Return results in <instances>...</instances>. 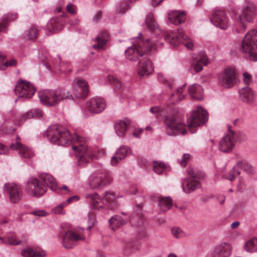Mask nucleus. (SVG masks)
Listing matches in <instances>:
<instances>
[{
	"label": "nucleus",
	"mask_w": 257,
	"mask_h": 257,
	"mask_svg": "<svg viewBox=\"0 0 257 257\" xmlns=\"http://www.w3.org/2000/svg\"><path fill=\"white\" fill-rule=\"evenodd\" d=\"M146 24L148 29L152 33L151 38L145 40L141 36L133 39V45L124 52L126 59L135 61L148 53L153 48L160 47L163 44L161 37L164 36L165 40L173 46H176L182 43L188 49L192 50L194 45L192 40L184 34L182 29L172 31L166 34H162L152 14H149L146 18Z\"/></svg>",
	"instance_id": "nucleus-1"
},
{
	"label": "nucleus",
	"mask_w": 257,
	"mask_h": 257,
	"mask_svg": "<svg viewBox=\"0 0 257 257\" xmlns=\"http://www.w3.org/2000/svg\"><path fill=\"white\" fill-rule=\"evenodd\" d=\"M46 136L50 142L57 145L71 144L79 166H85L95 157L90 150L87 149L83 138L77 135L71 136L66 128L61 126L51 125L47 130Z\"/></svg>",
	"instance_id": "nucleus-2"
},
{
	"label": "nucleus",
	"mask_w": 257,
	"mask_h": 257,
	"mask_svg": "<svg viewBox=\"0 0 257 257\" xmlns=\"http://www.w3.org/2000/svg\"><path fill=\"white\" fill-rule=\"evenodd\" d=\"M88 92L87 82L80 78H77L72 84V93L64 88H59L39 91L38 96L42 104L51 106L65 99L74 100L77 97H85Z\"/></svg>",
	"instance_id": "nucleus-3"
},
{
	"label": "nucleus",
	"mask_w": 257,
	"mask_h": 257,
	"mask_svg": "<svg viewBox=\"0 0 257 257\" xmlns=\"http://www.w3.org/2000/svg\"><path fill=\"white\" fill-rule=\"evenodd\" d=\"M47 187L52 191H56L57 183L51 175L42 173L38 178L32 177L29 179L26 190L32 196L39 197L46 192Z\"/></svg>",
	"instance_id": "nucleus-4"
},
{
	"label": "nucleus",
	"mask_w": 257,
	"mask_h": 257,
	"mask_svg": "<svg viewBox=\"0 0 257 257\" xmlns=\"http://www.w3.org/2000/svg\"><path fill=\"white\" fill-rule=\"evenodd\" d=\"M58 237L62 239V244L67 249L73 248L78 241L85 239L84 229L79 226L73 229L65 230L64 226H60Z\"/></svg>",
	"instance_id": "nucleus-5"
},
{
	"label": "nucleus",
	"mask_w": 257,
	"mask_h": 257,
	"mask_svg": "<svg viewBox=\"0 0 257 257\" xmlns=\"http://www.w3.org/2000/svg\"><path fill=\"white\" fill-rule=\"evenodd\" d=\"M112 179L109 172L102 165L98 164L90 174L87 184L90 188L94 189L110 183Z\"/></svg>",
	"instance_id": "nucleus-6"
},
{
	"label": "nucleus",
	"mask_w": 257,
	"mask_h": 257,
	"mask_svg": "<svg viewBox=\"0 0 257 257\" xmlns=\"http://www.w3.org/2000/svg\"><path fill=\"white\" fill-rule=\"evenodd\" d=\"M242 53L248 54L249 59L253 61H257V30L249 31L244 36L239 48Z\"/></svg>",
	"instance_id": "nucleus-7"
},
{
	"label": "nucleus",
	"mask_w": 257,
	"mask_h": 257,
	"mask_svg": "<svg viewBox=\"0 0 257 257\" xmlns=\"http://www.w3.org/2000/svg\"><path fill=\"white\" fill-rule=\"evenodd\" d=\"M85 197L90 202L91 207L92 209L99 210L103 208L104 201L106 203H114L116 198L122 197V196L116 195L113 192H105L103 198L99 197L96 193L86 194Z\"/></svg>",
	"instance_id": "nucleus-8"
},
{
	"label": "nucleus",
	"mask_w": 257,
	"mask_h": 257,
	"mask_svg": "<svg viewBox=\"0 0 257 257\" xmlns=\"http://www.w3.org/2000/svg\"><path fill=\"white\" fill-rule=\"evenodd\" d=\"M207 120V112L201 106H198L193 110L191 116L187 119V125L190 132L195 133L197 128L206 122Z\"/></svg>",
	"instance_id": "nucleus-9"
},
{
	"label": "nucleus",
	"mask_w": 257,
	"mask_h": 257,
	"mask_svg": "<svg viewBox=\"0 0 257 257\" xmlns=\"http://www.w3.org/2000/svg\"><path fill=\"white\" fill-rule=\"evenodd\" d=\"M164 123L166 132L168 135H184L186 133L184 123L177 119L174 116L169 115L165 117Z\"/></svg>",
	"instance_id": "nucleus-10"
},
{
	"label": "nucleus",
	"mask_w": 257,
	"mask_h": 257,
	"mask_svg": "<svg viewBox=\"0 0 257 257\" xmlns=\"http://www.w3.org/2000/svg\"><path fill=\"white\" fill-rule=\"evenodd\" d=\"M255 15V7L253 4L249 3L243 6L241 10V16L234 15L232 19L240 27L244 28V21L251 22Z\"/></svg>",
	"instance_id": "nucleus-11"
},
{
	"label": "nucleus",
	"mask_w": 257,
	"mask_h": 257,
	"mask_svg": "<svg viewBox=\"0 0 257 257\" xmlns=\"http://www.w3.org/2000/svg\"><path fill=\"white\" fill-rule=\"evenodd\" d=\"M219 83L225 88L233 87L237 82L236 72L232 67L225 68L218 76Z\"/></svg>",
	"instance_id": "nucleus-12"
},
{
	"label": "nucleus",
	"mask_w": 257,
	"mask_h": 257,
	"mask_svg": "<svg viewBox=\"0 0 257 257\" xmlns=\"http://www.w3.org/2000/svg\"><path fill=\"white\" fill-rule=\"evenodd\" d=\"M4 193L12 203H18L22 197L23 191L20 185L14 183H8L4 187Z\"/></svg>",
	"instance_id": "nucleus-13"
},
{
	"label": "nucleus",
	"mask_w": 257,
	"mask_h": 257,
	"mask_svg": "<svg viewBox=\"0 0 257 257\" xmlns=\"http://www.w3.org/2000/svg\"><path fill=\"white\" fill-rule=\"evenodd\" d=\"M16 94L18 98H30L35 92V88L29 82L20 80L15 89Z\"/></svg>",
	"instance_id": "nucleus-14"
},
{
	"label": "nucleus",
	"mask_w": 257,
	"mask_h": 257,
	"mask_svg": "<svg viewBox=\"0 0 257 257\" xmlns=\"http://www.w3.org/2000/svg\"><path fill=\"white\" fill-rule=\"evenodd\" d=\"M210 21L214 26L222 30H226L230 25L229 17L221 10H217L214 11Z\"/></svg>",
	"instance_id": "nucleus-15"
},
{
	"label": "nucleus",
	"mask_w": 257,
	"mask_h": 257,
	"mask_svg": "<svg viewBox=\"0 0 257 257\" xmlns=\"http://www.w3.org/2000/svg\"><path fill=\"white\" fill-rule=\"evenodd\" d=\"M228 134L222 138L219 144V149L224 153H229L234 148L236 143L235 133L230 130L228 126Z\"/></svg>",
	"instance_id": "nucleus-16"
},
{
	"label": "nucleus",
	"mask_w": 257,
	"mask_h": 257,
	"mask_svg": "<svg viewBox=\"0 0 257 257\" xmlns=\"http://www.w3.org/2000/svg\"><path fill=\"white\" fill-rule=\"evenodd\" d=\"M188 172L189 176L181 181L182 187L184 192L190 193L200 187V183L193 172Z\"/></svg>",
	"instance_id": "nucleus-17"
},
{
	"label": "nucleus",
	"mask_w": 257,
	"mask_h": 257,
	"mask_svg": "<svg viewBox=\"0 0 257 257\" xmlns=\"http://www.w3.org/2000/svg\"><path fill=\"white\" fill-rule=\"evenodd\" d=\"M86 107L91 113L98 114L105 109L106 103L102 98L93 97L86 102Z\"/></svg>",
	"instance_id": "nucleus-18"
},
{
	"label": "nucleus",
	"mask_w": 257,
	"mask_h": 257,
	"mask_svg": "<svg viewBox=\"0 0 257 257\" xmlns=\"http://www.w3.org/2000/svg\"><path fill=\"white\" fill-rule=\"evenodd\" d=\"M240 99L249 105L253 104L256 99L257 94L251 88L244 87L238 91Z\"/></svg>",
	"instance_id": "nucleus-19"
},
{
	"label": "nucleus",
	"mask_w": 257,
	"mask_h": 257,
	"mask_svg": "<svg viewBox=\"0 0 257 257\" xmlns=\"http://www.w3.org/2000/svg\"><path fill=\"white\" fill-rule=\"evenodd\" d=\"M233 247L227 242H222L214 247L212 257H230Z\"/></svg>",
	"instance_id": "nucleus-20"
},
{
	"label": "nucleus",
	"mask_w": 257,
	"mask_h": 257,
	"mask_svg": "<svg viewBox=\"0 0 257 257\" xmlns=\"http://www.w3.org/2000/svg\"><path fill=\"white\" fill-rule=\"evenodd\" d=\"M20 138H17L16 143H12L10 148L13 150H19V155L23 159H28L34 155L33 151L28 147L23 145L19 141Z\"/></svg>",
	"instance_id": "nucleus-21"
},
{
	"label": "nucleus",
	"mask_w": 257,
	"mask_h": 257,
	"mask_svg": "<svg viewBox=\"0 0 257 257\" xmlns=\"http://www.w3.org/2000/svg\"><path fill=\"white\" fill-rule=\"evenodd\" d=\"M130 154H132L131 149L126 146H120L112 157L110 163L111 165L116 166L120 161L124 160Z\"/></svg>",
	"instance_id": "nucleus-22"
},
{
	"label": "nucleus",
	"mask_w": 257,
	"mask_h": 257,
	"mask_svg": "<svg viewBox=\"0 0 257 257\" xmlns=\"http://www.w3.org/2000/svg\"><path fill=\"white\" fill-rule=\"evenodd\" d=\"M208 60L204 52H201L195 56H193L192 66L196 72H200L203 69V66L208 64Z\"/></svg>",
	"instance_id": "nucleus-23"
},
{
	"label": "nucleus",
	"mask_w": 257,
	"mask_h": 257,
	"mask_svg": "<svg viewBox=\"0 0 257 257\" xmlns=\"http://www.w3.org/2000/svg\"><path fill=\"white\" fill-rule=\"evenodd\" d=\"M154 71L152 61L146 59L139 62L138 65L137 72L140 76H148Z\"/></svg>",
	"instance_id": "nucleus-24"
},
{
	"label": "nucleus",
	"mask_w": 257,
	"mask_h": 257,
	"mask_svg": "<svg viewBox=\"0 0 257 257\" xmlns=\"http://www.w3.org/2000/svg\"><path fill=\"white\" fill-rule=\"evenodd\" d=\"M186 14L183 11H171L168 14V20L171 24L179 25L184 22Z\"/></svg>",
	"instance_id": "nucleus-25"
},
{
	"label": "nucleus",
	"mask_w": 257,
	"mask_h": 257,
	"mask_svg": "<svg viewBox=\"0 0 257 257\" xmlns=\"http://www.w3.org/2000/svg\"><path fill=\"white\" fill-rule=\"evenodd\" d=\"M185 86L186 85L184 84L181 87L177 88L175 92L171 94L169 96L171 103L175 104L185 98L186 94L184 91Z\"/></svg>",
	"instance_id": "nucleus-26"
},
{
	"label": "nucleus",
	"mask_w": 257,
	"mask_h": 257,
	"mask_svg": "<svg viewBox=\"0 0 257 257\" xmlns=\"http://www.w3.org/2000/svg\"><path fill=\"white\" fill-rule=\"evenodd\" d=\"M130 120L127 118L118 121L114 125V130L117 136L123 137L126 133Z\"/></svg>",
	"instance_id": "nucleus-27"
},
{
	"label": "nucleus",
	"mask_w": 257,
	"mask_h": 257,
	"mask_svg": "<svg viewBox=\"0 0 257 257\" xmlns=\"http://www.w3.org/2000/svg\"><path fill=\"white\" fill-rule=\"evenodd\" d=\"M47 28L51 32H59L63 28V23L59 18H54L47 23Z\"/></svg>",
	"instance_id": "nucleus-28"
},
{
	"label": "nucleus",
	"mask_w": 257,
	"mask_h": 257,
	"mask_svg": "<svg viewBox=\"0 0 257 257\" xmlns=\"http://www.w3.org/2000/svg\"><path fill=\"white\" fill-rule=\"evenodd\" d=\"M190 96L196 100H201L203 95V89L202 86L198 84H193L188 88Z\"/></svg>",
	"instance_id": "nucleus-29"
},
{
	"label": "nucleus",
	"mask_w": 257,
	"mask_h": 257,
	"mask_svg": "<svg viewBox=\"0 0 257 257\" xmlns=\"http://www.w3.org/2000/svg\"><path fill=\"white\" fill-rule=\"evenodd\" d=\"M43 115V112L39 108L31 109L29 111L23 114L18 120L19 123H22L24 121L31 118L35 117H40Z\"/></svg>",
	"instance_id": "nucleus-30"
},
{
	"label": "nucleus",
	"mask_w": 257,
	"mask_h": 257,
	"mask_svg": "<svg viewBox=\"0 0 257 257\" xmlns=\"http://www.w3.org/2000/svg\"><path fill=\"white\" fill-rule=\"evenodd\" d=\"M55 63L53 64V67L58 70L64 73H69L71 71V64L69 62L66 63H61V58L59 55L57 56L55 58Z\"/></svg>",
	"instance_id": "nucleus-31"
},
{
	"label": "nucleus",
	"mask_w": 257,
	"mask_h": 257,
	"mask_svg": "<svg viewBox=\"0 0 257 257\" xmlns=\"http://www.w3.org/2000/svg\"><path fill=\"white\" fill-rule=\"evenodd\" d=\"M173 204L170 197H162L159 200V206L162 212H165L171 209Z\"/></svg>",
	"instance_id": "nucleus-32"
},
{
	"label": "nucleus",
	"mask_w": 257,
	"mask_h": 257,
	"mask_svg": "<svg viewBox=\"0 0 257 257\" xmlns=\"http://www.w3.org/2000/svg\"><path fill=\"white\" fill-rule=\"evenodd\" d=\"M21 254L24 257H44L46 253L42 249L34 250L31 248L24 249L21 251Z\"/></svg>",
	"instance_id": "nucleus-33"
},
{
	"label": "nucleus",
	"mask_w": 257,
	"mask_h": 257,
	"mask_svg": "<svg viewBox=\"0 0 257 257\" xmlns=\"http://www.w3.org/2000/svg\"><path fill=\"white\" fill-rule=\"evenodd\" d=\"M243 249L249 253L257 252V238L253 237L246 241L244 244Z\"/></svg>",
	"instance_id": "nucleus-34"
},
{
	"label": "nucleus",
	"mask_w": 257,
	"mask_h": 257,
	"mask_svg": "<svg viewBox=\"0 0 257 257\" xmlns=\"http://www.w3.org/2000/svg\"><path fill=\"white\" fill-rule=\"evenodd\" d=\"M38 34L37 28L33 26L25 31L23 37L26 40L35 41L37 38Z\"/></svg>",
	"instance_id": "nucleus-35"
},
{
	"label": "nucleus",
	"mask_w": 257,
	"mask_h": 257,
	"mask_svg": "<svg viewBox=\"0 0 257 257\" xmlns=\"http://www.w3.org/2000/svg\"><path fill=\"white\" fill-rule=\"evenodd\" d=\"M17 18V15L16 14H9L7 15L4 16L2 22L0 23V25L2 26L1 32L5 30L9 22L14 21Z\"/></svg>",
	"instance_id": "nucleus-36"
},
{
	"label": "nucleus",
	"mask_w": 257,
	"mask_h": 257,
	"mask_svg": "<svg viewBox=\"0 0 257 257\" xmlns=\"http://www.w3.org/2000/svg\"><path fill=\"white\" fill-rule=\"evenodd\" d=\"M128 222L122 219L121 217L118 215L112 216L108 220L109 225H124L127 224Z\"/></svg>",
	"instance_id": "nucleus-37"
},
{
	"label": "nucleus",
	"mask_w": 257,
	"mask_h": 257,
	"mask_svg": "<svg viewBox=\"0 0 257 257\" xmlns=\"http://www.w3.org/2000/svg\"><path fill=\"white\" fill-rule=\"evenodd\" d=\"M242 164V162H239L231 170L229 171L228 174L225 176V178L232 181L234 180L235 176L237 175L240 174V172L236 170V168L239 167V166Z\"/></svg>",
	"instance_id": "nucleus-38"
},
{
	"label": "nucleus",
	"mask_w": 257,
	"mask_h": 257,
	"mask_svg": "<svg viewBox=\"0 0 257 257\" xmlns=\"http://www.w3.org/2000/svg\"><path fill=\"white\" fill-rule=\"evenodd\" d=\"M166 165L163 162L154 161L153 169L154 172L157 174H161L166 169Z\"/></svg>",
	"instance_id": "nucleus-39"
},
{
	"label": "nucleus",
	"mask_w": 257,
	"mask_h": 257,
	"mask_svg": "<svg viewBox=\"0 0 257 257\" xmlns=\"http://www.w3.org/2000/svg\"><path fill=\"white\" fill-rule=\"evenodd\" d=\"M172 235L176 238H180L185 235V232L178 226H174L171 229Z\"/></svg>",
	"instance_id": "nucleus-40"
},
{
	"label": "nucleus",
	"mask_w": 257,
	"mask_h": 257,
	"mask_svg": "<svg viewBox=\"0 0 257 257\" xmlns=\"http://www.w3.org/2000/svg\"><path fill=\"white\" fill-rule=\"evenodd\" d=\"M96 41L97 44L93 45V48L96 49L102 50L103 47L106 43L107 40L104 38H101L100 37L96 38Z\"/></svg>",
	"instance_id": "nucleus-41"
},
{
	"label": "nucleus",
	"mask_w": 257,
	"mask_h": 257,
	"mask_svg": "<svg viewBox=\"0 0 257 257\" xmlns=\"http://www.w3.org/2000/svg\"><path fill=\"white\" fill-rule=\"evenodd\" d=\"M67 203L64 202L58 206H56L53 211L55 214H64L65 213V211L63 210V208L67 206Z\"/></svg>",
	"instance_id": "nucleus-42"
},
{
	"label": "nucleus",
	"mask_w": 257,
	"mask_h": 257,
	"mask_svg": "<svg viewBox=\"0 0 257 257\" xmlns=\"http://www.w3.org/2000/svg\"><path fill=\"white\" fill-rule=\"evenodd\" d=\"M130 2L122 3L117 6L116 11L118 13L123 14L127 10V8L129 6Z\"/></svg>",
	"instance_id": "nucleus-43"
},
{
	"label": "nucleus",
	"mask_w": 257,
	"mask_h": 257,
	"mask_svg": "<svg viewBox=\"0 0 257 257\" xmlns=\"http://www.w3.org/2000/svg\"><path fill=\"white\" fill-rule=\"evenodd\" d=\"M4 242L6 244L16 245L19 244L21 242V240L13 237H10L5 239Z\"/></svg>",
	"instance_id": "nucleus-44"
},
{
	"label": "nucleus",
	"mask_w": 257,
	"mask_h": 257,
	"mask_svg": "<svg viewBox=\"0 0 257 257\" xmlns=\"http://www.w3.org/2000/svg\"><path fill=\"white\" fill-rule=\"evenodd\" d=\"M48 213L43 209H35L30 213V214H32L38 217H43L47 215Z\"/></svg>",
	"instance_id": "nucleus-45"
},
{
	"label": "nucleus",
	"mask_w": 257,
	"mask_h": 257,
	"mask_svg": "<svg viewBox=\"0 0 257 257\" xmlns=\"http://www.w3.org/2000/svg\"><path fill=\"white\" fill-rule=\"evenodd\" d=\"M245 171L249 174H253L254 172V168L248 163H243L241 164L239 167L242 166Z\"/></svg>",
	"instance_id": "nucleus-46"
},
{
	"label": "nucleus",
	"mask_w": 257,
	"mask_h": 257,
	"mask_svg": "<svg viewBox=\"0 0 257 257\" xmlns=\"http://www.w3.org/2000/svg\"><path fill=\"white\" fill-rule=\"evenodd\" d=\"M190 159V155L189 154H184L182 156L181 160H178V162L181 164V166H185Z\"/></svg>",
	"instance_id": "nucleus-47"
},
{
	"label": "nucleus",
	"mask_w": 257,
	"mask_h": 257,
	"mask_svg": "<svg viewBox=\"0 0 257 257\" xmlns=\"http://www.w3.org/2000/svg\"><path fill=\"white\" fill-rule=\"evenodd\" d=\"M17 64V61L15 59H12L9 61H6V60L5 59L4 70H5L6 68L8 67L15 66H16Z\"/></svg>",
	"instance_id": "nucleus-48"
},
{
	"label": "nucleus",
	"mask_w": 257,
	"mask_h": 257,
	"mask_svg": "<svg viewBox=\"0 0 257 257\" xmlns=\"http://www.w3.org/2000/svg\"><path fill=\"white\" fill-rule=\"evenodd\" d=\"M66 10L67 12L72 15H75L77 13L76 7L72 4L67 5L66 6Z\"/></svg>",
	"instance_id": "nucleus-49"
},
{
	"label": "nucleus",
	"mask_w": 257,
	"mask_h": 257,
	"mask_svg": "<svg viewBox=\"0 0 257 257\" xmlns=\"http://www.w3.org/2000/svg\"><path fill=\"white\" fill-rule=\"evenodd\" d=\"M88 216V223L89 225H95L97 222L95 215L93 213H89Z\"/></svg>",
	"instance_id": "nucleus-50"
},
{
	"label": "nucleus",
	"mask_w": 257,
	"mask_h": 257,
	"mask_svg": "<svg viewBox=\"0 0 257 257\" xmlns=\"http://www.w3.org/2000/svg\"><path fill=\"white\" fill-rule=\"evenodd\" d=\"M243 80L244 82L248 85L250 83L252 80L251 76L247 73V72H245L243 73Z\"/></svg>",
	"instance_id": "nucleus-51"
},
{
	"label": "nucleus",
	"mask_w": 257,
	"mask_h": 257,
	"mask_svg": "<svg viewBox=\"0 0 257 257\" xmlns=\"http://www.w3.org/2000/svg\"><path fill=\"white\" fill-rule=\"evenodd\" d=\"M10 150L5 145L0 143V154L7 155L9 154Z\"/></svg>",
	"instance_id": "nucleus-52"
},
{
	"label": "nucleus",
	"mask_w": 257,
	"mask_h": 257,
	"mask_svg": "<svg viewBox=\"0 0 257 257\" xmlns=\"http://www.w3.org/2000/svg\"><path fill=\"white\" fill-rule=\"evenodd\" d=\"M109 79H110V81L111 83H112V84L113 85H116L115 87L116 88L121 86L120 82L116 78H115L113 76H110Z\"/></svg>",
	"instance_id": "nucleus-53"
},
{
	"label": "nucleus",
	"mask_w": 257,
	"mask_h": 257,
	"mask_svg": "<svg viewBox=\"0 0 257 257\" xmlns=\"http://www.w3.org/2000/svg\"><path fill=\"white\" fill-rule=\"evenodd\" d=\"M138 230L137 234L138 238H142L146 236V233L143 228H139Z\"/></svg>",
	"instance_id": "nucleus-54"
},
{
	"label": "nucleus",
	"mask_w": 257,
	"mask_h": 257,
	"mask_svg": "<svg viewBox=\"0 0 257 257\" xmlns=\"http://www.w3.org/2000/svg\"><path fill=\"white\" fill-rule=\"evenodd\" d=\"M143 131V128H136L135 130L133 135L137 138H139Z\"/></svg>",
	"instance_id": "nucleus-55"
},
{
	"label": "nucleus",
	"mask_w": 257,
	"mask_h": 257,
	"mask_svg": "<svg viewBox=\"0 0 257 257\" xmlns=\"http://www.w3.org/2000/svg\"><path fill=\"white\" fill-rule=\"evenodd\" d=\"M79 199V197L78 196H72L69 198L65 202L67 203V205H68L69 203L78 201Z\"/></svg>",
	"instance_id": "nucleus-56"
},
{
	"label": "nucleus",
	"mask_w": 257,
	"mask_h": 257,
	"mask_svg": "<svg viewBox=\"0 0 257 257\" xmlns=\"http://www.w3.org/2000/svg\"><path fill=\"white\" fill-rule=\"evenodd\" d=\"M150 111L152 113L158 114L161 111V108L159 106H154L151 107Z\"/></svg>",
	"instance_id": "nucleus-57"
},
{
	"label": "nucleus",
	"mask_w": 257,
	"mask_h": 257,
	"mask_svg": "<svg viewBox=\"0 0 257 257\" xmlns=\"http://www.w3.org/2000/svg\"><path fill=\"white\" fill-rule=\"evenodd\" d=\"M102 16V12L101 11H98L94 17L93 18V21L94 22L97 21Z\"/></svg>",
	"instance_id": "nucleus-58"
},
{
	"label": "nucleus",
	"mask_w": 257,
	"mask_h": 257,
	"mask_svg": "<svg viewBox=\"0 0 257 257\" xmlns=\"http://www.w3.org/2000/svg\"><path fill=\"white\" fill-rule=\"evenodd\" d=\"M5 56L0 54V69L4 70Z\"/></svg>",
	"instance_id": "nucleus-59"
},
{
	"label": "nucleus",
	"mask_w": 257,
	"mask_h": 257,
	"mask_svg": "<svg viewBox=\"0 0 257 257\" xmlns=\"http://www.w3.org/2000/svg\"><path fill=\"white\" fill-rule=\"evenodd\" d=\"M163 0H152V4L157 6L160 4Z\"/></svg>",
	"instance_id": "nucleus-60"
},
{
	"label": "nucleus",
	"mask_w": 257,
	"mask_h": 257,
	"mask_svg": "<svg viewBox=\"0 0 257 257\" xmlns=\"http://www.w3.org/2000/svg\"><path fill=\"white\" fill-rule=\"evenodd\" d=\"M57 189H59V190H61L62 189H63L65 190L66 192H69L68 187L66 185H63L62 188H60V187L58 188L57 187Z\"/></svg>",
	"instance_id": "nucleus-61"
},
{
	"label": "nucleus",
	"mask_w": 257,
	"mask_h": 257,
	"mask_svg": "<svg viewBox=\"0 0 257 257\" xmlns=\"http://www.w3.org/2000/svg\"><path fill=\"white\" fill-rule=\"evenodd\" d=\"M80 21L78 19H75L73 22H71V25H77L79 23Z\"/></svg>",
	"instance_id": "nucleus-62"
},
{
	"label": "nucleus",
	"mask_w": 257,
	"mask_h": 257,
	"mask_svg": "<svg viewBox=\"0 0 257 257\" xmlns=\"http://www.w3.org/2000/svg\"><path fill=\"white\" fill-rule=\"evenodd\" d=\"M166 85L168 86V88L170 89L172 88L173 82L172 81H169L167 83Z\"/></svg>",
	"instance_id": "nucleus-63"
},
{
	"label": "nucleus",
	"mask_w": 257,
	"mask_h": 257,
	"mask_svg": "<svg viewBox=\"0 0 257 257\" xmlns=\"http://www.w3.org/2000/svg\"><path fill=\"white\" fill-rule=\"evenodd\" d=\"M96 257H104V256L102 252L98 251L96 253Z\"/></svg>",
	"instance_id": "nucleus-64"
}]
</instances>
